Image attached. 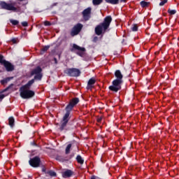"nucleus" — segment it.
I'll list each match as a JSON object with an SVG mask.
<instances>
[{
  "mask_svg": "<svg viewBox=\"0 0 179 179\" xmlns=\"http://www.w3.org/2000/svg\"><path fill=\"white\" fill-rule=\"evenodd\" d=\"M113 21V18L111 16H107L104 18L103 22L99 24L98 26L95 27V33L97 36H101V34H104L106 31L110 27V24H111V22Z\"/></svg>",
  "mask_w": 179,
  "mask_h": 179,
  "instance_id": "obj_1",
  "label": "nucleus"
},
{
  "mask_svg": "<svg viewBox=\"0 0 179 179\" xmlns=\"http://www.w3.org/2000/svg\"><path fill=\"white\" fill-rule=\"evenodd\" d=\"M115 76L116 79L113 81L112 85L109 87V90H110L111 92H115V93H117L118 90H121L123 76L122 73H121V71L117 70L115 72Z\"/></svg>",
  "mask_w": 179,
  "mask_h": 179,
  "instance_id": "obj_2",
  "label": "nucleus"
},
{
  "mask_svg": "<svg viewBox=\"0 0 179 179\" xmlns=\"http://www.w3.org/2000/svg\"><path fill=\"white\" fill-rule=\"evenodd\" d=\"M78 103H79V99L78 98L73 99L70 101L69 104L66 107V113L63 117V123L62 124L63 127H65L66 124H68V121H69V114L71 111H72V109L73 108V107H75V106H76Z\"/></svg>",
  "mask_w": 179,
  "mask_h": 179,
  "instance_id": "obj_3",
  "label": "nucleus"
},
{
  "mask_svg": "<svg viewBox=\"0 0 179 179\" xmlns=\"http://www.w3.org/2000/svg\"><path fill=\"white\" fill-rule=\"evenodd\" d=\"M20 96L22 99H31L34 96V91L30 90L29 88L21 87L20 89Z\"/></svg>",
  "mask_w": 179,
  "mask_h": 179,
  "instance_id": "obj_4",
  "label": "nucleus"
},
{
  "mask_svg": "<svg viewBox=\"0 0 179 179\" xmlns=\"http://www.w3.org/2000/svg\"><path fill=\"white\" fill-rule=\"evenodd\" d=\"M0 6L2 9H6V10H13V12H16V10H17L15 2L8 3L4 1H1Z\"/></svg>",
  "mask_w": 179,
  "mask_h": 179,
  "instance_id": "obj_5",
  "label": "nucleus"
},
{
  "mask_svg": "<svg viewBox=\"0 0 179 179\" xmlns=\"http://www.w3.org/2000/svg\"><path fill=\"white\" fill-rule=\"evenodd\" d=\"M41 69L40 66L36 67L35 69H34L31 75L33 76V75H35L34 79H37L38 80H41V78H43V74H41Z\"/></svg>",
  "mask_w": 179,
  "mask_h": 179,
  "instance_id": "obj_6",
  "label": "nucleus"
},
{
  "mask_svg": "<svg viewBox=\"0 0 179 179\" xmlns=\"http://www.w3.org/2000/svg\"><path fill=\"white\" fill-rule=\"evenodd\" d=\"M65 73H67L69 76H79L80 71L78 69H67L65 71Z\"/></svg>",
  "mask_w": 179,
  "mask_h": 179,
  "instance_id": "obj_7",
  "label": "nucleus"
},
{
  "mask_svg": "<svg viewBox=\"0 0 179 179\" xmlns=\"http://www.w3.org/2000/svg\"><path fill=\"white\" fill-rule=\"evenodd\" d=\"M82 27L83 26L81 24H78L72 29L71 34L73 37L74 36H78L79 33H80V31L82 30Z\"/></svg>",
  "mask_w": 179,
  "mask_h": 179,
  "instance_id": "obj_8",
  "label": "nucleus"
},
{
  "mask_svg": "<svg viewBox=\"0 0 179 179\" xmlns=\"http://www.w3.org/2000/svg\"><path fill=\"white\" fill-rule=\"evenodd\" d=\"M29 164L31 167H38L40 166V158L35 157L29 160Z\"/></svg>",
  "mask_w": 179,
  "mask_h": 179,
  "instance_id": "obj_9",
  "label": "nucleus"
},
{
  "mask_svg": "<svg viewBox=\"0 0 179 179\" xmlns=\"http://www.w3.org/2000/svg\"><path fill=\"white\" fill-rule=\"evenodd\" d=\"M73 48L74 50H76V51H78V54L80 57H82V55H83V54H85V51H86V49H85V48H82L76 44L73 45Z\"/></svg>",
  "mask_w": 179,
  "mask_h": 179,
  "instance_id": "obj_10",
  "label": "nucleus"
},
{
  "mask_svg": "<svg viewBox=\"0 0 179 179\" xmlns=\"http://www.w3.org/2000/svg\"><path fill=\"white\" fill-rule=\"evenodd\" d=\"M90 13H92V8H87L83 12V16L85 20H89L90 19Z\"/></svg>",
  "mask_w": 179,
  "mask_h": 179,
  "instance_id": "obj_11",
  "label": "nucleus"
},
{
  "mask_svg": "<svg viewBox=\"0 0 179 179\" xmlns=\"http://www.w3.org/2000/svg\"><path fill=\"white\" fill-rule=\"evenodd\" d=\"M3 65L6 71H8V72H10V71H13V65H12L8 62H6Z\"/></svg>",
  "mask_w": 179,
  "mask_h": 179,
  "instance_id": "obj_12",
  "label": "nucleus"
},
{
  "mask_svg": "<svg viewBox=\"0 0 179 179\" xmlns=\"http://www.w3.org/2000/svg\"><path fill=\"white\" fill-rule=\"evenodd\" d=\"M95 83H96V79H94L93 78L90 79V80L88 81V83H87V88L92 89V87H93V85H94Z\"/></svg>",
  "mask_w": 179,
  "mask_h": 179,
  "instance_id": "obj_13",
  "label": "nucleus"
},
{
  "mask_svg": "<svg viewBox=\"0 0 179 179\" xmlns=\"http://www.w3.org/2000/svg\"><path fill=\"white\" fill-rule=\"evenodd\" d=\"M71 176H72V171L71 170H67L62 173V177H64V178H68L71 177Z\"/></svg>",
  "mask_w": 179,
  "mask_h": 179,
  "instance_id": "obj_14",
  "label": "nucleus"
},
{
  "mask_svg": "<svg viewBox=\"0 0 179 179\" xmlns=\"http://www.w3.org/2000/svg\"><path fill=\"white\" fill-rule=\"evenodd\" d=\"M33 83H34V79L29 80L28 82V83L26 84L25 85L22 86V87H25V89H30V87H31V85H33Z\"/></svg>",
  "mask_w": 179,
  "mask_h": 179,
  "instance_id": "obj_15",
  "label": "nucleus"
},
{
  "mask_svg": "<svg viewBox=\"0 0 179 179\" xmlns=\"http://www.w3.org/2000/svg\"><path fill=\"white\" fill-rule=\"evenodd\" d=\"M11 79H13V78H4L3 80H1L0 83L2 85H6V83H8V82H10Z\"/></svg>",
  "mask_w": 179,
  "mask_h": 179,
  "instance_id": "obj_16",
  "label": "nucleus"
},
{
  "mask_svg": "<svg viewBox=\"0 0 179 179\" xmlns=\"http://www.w3.org/2000/svg\"><path fill=\"white\" fill-rule=\"evenodd\" d=\"M107 3H111L112 5H117L120 0H105Z\"/></svg>",
  "mask_w": 179,
  "mask_h": 179,
  "instance_id": "obj_17",
  "label": "nucleus"
},
{
  "mask_svg": "<svg viewBox=\"0 0 179 179\" xmlns=\"http://www.w3.org/2000/svg\"><path fill=\"white\" fill-rule=\"evenodd\" d=\"M76 159L78 163H79L80 164H83V163L85 162V160H83V158H82L80 155H78Z\"/></svg>",
  "mask_w": 179,
  "mask_h": 179,
  "instance_id": "obj_18",
  "label": "nucleus"
},
{
  "mask_svg": "<svg viewBox=\"0 0 179 179\" xmlns=\"http://www.w3.org/2000/svg\"><path fill=\"white\" fill-rule=\"evenodd\" d=\"M8 124L10 127H13V124H15V119L13 117H10L8 119Z\"/></svg>",
  "mask_w": 179,
  "mask_h": 179,
  "instance_id": "obj_19",
  "label": "nucleus"
},
{
  "mask_svg": "<svg viewBox=\"0 0 179 179\" xmlns=\"http://www.w3.org/2000/svg\"><path fill=\"white\" fill-rule=\"evenodd\" d=\"M71 148H72V144H69L66 148V154H69V152H71Z\"/></svg>",
  "mask_w": 179,
  "mask_h": 179,
  "instance_id": "obj_20",
  "label": "nucleus"
},
{
  "mask_svg": "<svg viewBox=\"0 0 179 179\" xmlns=\"http://www.w3.org/2000/svg\"><path fill=\"white\" fill-rule=\"evenodd\" d=\"M103 2V0H93L92 3L93 5H100Z\"/></svg>",
  "mask_w": 179,
  "mask_h": 179,
  "instance_id": "obj_21",
  "label": "nucleus"
},
{
  "mask_svg": "<svg viewBox=\"0 0 179 179\" xmlns=\"http://www.w3.org/2000/svg\"><path fill=\"white\" fill-rule=\"evenodd\" d=\"M10 23L13 24L14 26H16L17 24H19V21L16 20H10Z\"/></svg>",
  "mask_w": 179,
  "mask_h": 179,
  "instance_id": "obj_22",
  "label": "nucleus"
},
{
  "mask_svg": "<svg viewBox=\"0 0 179 179\" xmlns=\"http://www.w3.org/2000/svg\"><path fill=\"white\" fill-rule=\"evenodd\" d=\"M148 5H149V3L146 1L141 2V6H142V8H146V6H148Z\"/></svg>",
  "mask_w": 179,
  "mask_h": 179,
  "instance_id": "obj_23",
  "label": "nucleus"
},
{
  "mask_svg": "<svg viewBox=\"0 0 179 179\" xmlns=\"http://www.w3.org/2000/svg\"><path fill=\"white\" fill-rule=\"evenodd\" d=\"M48 174H49V176H50V177H55V176H57V173H55V172H54L52 171H48Z\"/></svg>",
  "mask_w": 179,
  "mask_h": 179,
  "instance_id": "obj_24",
  "label": "nucleus"
},
{
  "mask_svg": "<svg viewBox=\"0 0 179 179\" xmlns=\"http://www.w3.org/2000/svg\"><path fill=\"white\" fill-rule=\"evenodd\" d=\"M132 31H138V25L137 24H134L133 27H131Z\"/></svg>",
  "mask_w": 179,
  "mask_h": 179,
  "instance_id": "obj_25",
  "label": "nucleus"
},
{
  "mask_svg": "<svg viewBox=\"0 0 179 179\" xmlns=\"http://www.w3.org/2000/svg\"><path fill=\"white\" fill-rule=\"evenodd\" d=\"M6 62V61H5V59H3V56L0 55V64H2L3 65Z\"/></svg>",
  "mask_w": 179,
  "mask_h": 179,
  "instance_id": "obj_26",
  "label": "nucleus"
},
{
  "mask_svg": "<svg viewBox=\"0 0 179 179\" xmlns=\"http://www.w3.org/2000/svg\"><path fill=\"white\" fill-rule=\"evenodd\" d=\"M169 13H170L171 15H176V13H177V11L176 10H171L169 9L168 10Z\"/></svg>",
  "mask_w": 179,
  "mask_h": 179,
  "instance_id": "obj_27",
  "label": "nucleus"
},
{
  "mask_svg": "<svg viewBox=\"0 0 179 179\" xmlns=\"http://www.w3.org/2000/svg\"><path fill=\"white\" fill-rule=\"evenodd\" d=\"M50 48V46H45L41 49V51L43 52H45V51H47L48 49Z\"/></svg>",
  "mask_w": 179,
  "mask_h": 179,
  "instance_id": "obj_28",
  "label": "nucleus"
},
{
  "mask_svg": "<svg viewBox=\"0 0 179 179\" xmlns=\"http://www.w3.org/2000/svg\"><path fill=\"white\" fill-rule=\"evenodd\" d=\"M166 3H167V0H164L159 3V6H164Z\"/></svg>",
  "mask_w": 179,
  "mask_h": 179,
  "instance_id": "obj_29",
  "label": "nucleus"
},
{
  "mask_svg": "<svg viewBox=\"0 0 179 179\" xmlns=\"http://www.w3.org/2000/svg\"><path fill=\"white\" fill-rule=\"evenodd\" d=\"M11 41L13 44H17V38H13Z\"/></svg>",
  "mask_w": 179,
  "mask_h": 179,
  "instance_id": "obj_30",
  "label": "nucleus"
},
{
  "mask_svg": "<svg viewBox=\"0 0 179 179\" xmlns=\"http://www.w3.org/2000/svg\"><path fill=\"white\" fill-rule=\"evenodd\" d=\"M44 24L45 26H51V22H50L49 21H45Z\"/></svg>",
  "mask_w": 179,
  "mask_h": 179,
  "instance_id": "obj_31",
  "label": "nucleus"
},
{
  "mask_svg": "<svg viewBox=\"0 0 179 179\" xmlns=\"http://www.w3.org/2000/svg\"><path fill=\"white\" fill-rule=\"evenodd\" d=\"M22 25L24 27H27L28 23H27V22H22Z\"/></svg>",
  "mask_w": 179,
  "mask_h": 179,
  "instance_id": "obj_32",
  "label": "nucleus"
},
{
  "mask_svg": "<svg viewBox=\"0 0 179 179\" xmlns=\"http://www.w3.org/2000/svg\"><path fill=\"white\" fill-rule=\"evenodd\" d=\"M42 171H43V173H45L46 174H48V172H47V171H46V169H45V167H43V168H42Z\"/></svg>",
  "mask_w": 179,
  "mask_h": 179,
  "instance_id": "obj_33",
  "label": "nucleus"
},
{
  "mask_svg": "<svg viewBox=\"0 0 179 179\" xmlns=\"http://www.w3.org/2000/svg\"><path fill=\"white\" fill-rule=\"evenodd\" d=\"M3 97H5V95L0 94V100H2V99H3Z\"/></svg>",
  "mask_w": 179,
  "mask_h": 179,
  "instance_id": "obj_34",
  "label": "nucleus"
},
{
  "mask_svg": "<svg viewBox=\"0 0 179 179\" xmlns=\"http://www.w3.org/2000/svg\"><path fill=\"white\" fill-rule=\"evenodd\" d=\"M91 179H99V178H97V177L93 176H92Z\"/></svg>",
  "mask_w": 179,
  "mask_h": 179,
  "instance_id": "obj_35",
  "label": "nucleus"
},
{
  "mask_svg": "<svg viewBox=\"0 0 179 179\" xmlns=\"http://www.w3.org/2000/svg\"><path fill=\"white\" fill-rule=\"evenodd\" d=\"M97 122H101V117L98 118V119H97Z\"/></svg>",
  "mask_w": 179,
  "mask_h": 179,
  "instance_id": "obj_36",
  "label": "nucleus"
},
{
  "mask_svg": "<svg viewBox=\"0 0 179 179\" xmlns=\"http://www.w3.org/2000/svg\"><path fill=\"white\" fill-rule=\"evenodd\" d=\"M120 2H127V0H120Z\"/></svg>",
  "mask_w": 179,
  "mask_h": 179,
  "instance_id": "obj_37",
  "label": "nucleus"
},
{
  "mask_svg": "<svg viewBox=\"0 0 179 179\" xmlns=\"http://www.w3.org/2000/svg\"><path fill=\"white\" fill-rule=\"evenodd\" d=\"M20 1H24V0H20Z\"/></svg>",
  "mask_w": 179,
  "mask_h": 179,
  "instance_id": "obj_38",
  "label": "nucleus"
}]
</instances>
